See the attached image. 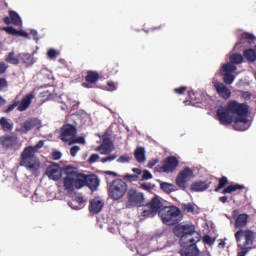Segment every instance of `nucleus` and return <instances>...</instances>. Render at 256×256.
<instances>
[{"instance_id": "44", "label": "nucleus", "mask_w": 256, "mask_h": 256, "mask_svg": "<svg viewBox=\"0 0 256 256\" xmlns=\"http://www.w3.org/2000/svg\"><path fill=\"white\" fill-rule=\"evenodd\" d=\"M117 159V154H111L107 157L101 159V163H109L111 161H115Z\"/></svg>"}, {"instance_id": "13", "label": "nucleus", "mask_w": 256, "mask_h": 256, "mask_svg": "<svg viewBox=\"0 0 256 256\" xmlns=\"http://www.w3.org/2000/svg\"><path fill=\"white\" fill-rule=\"evenodd\" d=\"M33 99H35V94L33 92H30L26 94L22 100L19 102L18 101V111H27L29 107H31V103H33Z\"/></svg>"}, {"instance_id": "64", "label": "nucleus", "mask_w": 256, "mask_h": 256, "mask_svg": "<svg viewBox=\"0 0 256 256\" xmlns=\"http://www.w3.org/2000/svg\"><path fill=\"white\" fill-rule=\"evenodd\" d=\"M5 103H7V101L4 99L3 96H0V107H3V105H5Z\"/></svg>"}, {"instance_id": "24", "label": "nucleus", "mask_w": 256, "mask_h": 256, "mask_svg": "<svg viewBox=\"0 0 256 256\" xmlns=\"http://www.w3.org/2000/svg\"><path fill=\"white\" fill-rule=\"evenodd\" d=\"M63 186L66 191H73L75 187V177L73 176H66L63 179Z\"/></svg>"}, {"instance_id": "21", "label": "nucleus", "mask_w": 256, "mask_h": 256, "mask_svg": "<svg viewBox=\"0 0 256 256\" xmlns=\"http://www.w3.org/2000/svg\"><path fill=\"white\" fill-rule=\"evenodd\" d=\"M87 176L85 174L79 173L75 176V187L76 189H82V187L87 186Z\"/></svg>"}, {"instance_id": "26", "label": "nucleus", "mask_w": 256, "mask_h": 256, "mask_svg": "<svg viewBox=\"0 0 256 256\" xmlns=\"http://www.w3.org/2000/svg\"><path fill=\"white\" fill-rule=\"evenodd\" d=\"M0 127L4 131H13V121L6 117L0 118Z\"/></svg>"}, {"instance_id": "34", "label": "nucleus", "mask_w": 256, "mask_h": 256, "mask_svg": "<svg viewBox=\"0 0 256 256\" xmlns=\"http://www.w3.org/2000/svg\"><path fill=\"white\" fill-rule=\"evenodd\" d=\"M62 171H64L66 177H76L77 174L79 173V170L77 167L73 166H64Z\"/></svg>"}, {"instance_id": "29", "label": "nucleus", "mask_w": 256, "mask_h": 256, "mask_svg": "<svg viewBox=\"0 0 256 256\" xmlns=\"http://www.w3.org/2000/svg\"><path fill=\"white\" fill-rule=\"evenodd\" d=\"M97 151H99L101 155H109V153H111V142L104 140L103 143L98 146Z\"/></svg>"}, {"instance_id": "36", "label": "nucleus", "mask_w": 256, "mask_h": 256, "mask_svg": "<svg viewBox=\"0 0 256 256\" xmlns=\"http://www.w3.org/2000/svg\"><path fill=\"white\" fill-rule=\"evenodd\" d=\"M229 184V179H227L226 176H222L220 179H219V183H218V186L215 188V192L216 193H219V191H221V189H225V187H227V185Z\"/></svg>"}, {"instance_id": "15", "label": "nucleus", "mask_w": 256, "mask_h": 256, "mask_svg": "<svg viewBox=\"0 0 256 256\" xmlns=\"http://www.w3.org/2000/svg\"><path fill=\"white\" fill-rule=\"evenodd\" d=\"M104 205L105 203L103 202V200L99 198H94L89 202V211L90 213H94V215H97L98 213H101Z\"/></svg>"}, {"instance_id": "10", "label": "nucleus", "mask_w": 256, "mask_h": 256, "mask_svg": "<svg viewBox=\"0 0 256 256\" xmlns=\"http://www.w3.org/2000/svg\"><path fill=\"white\" fill-rule=\"evenodd\" d=\"M41 125V121L37 118H31L26 120L20 128H17L16 131L18 133H22L23 135H27L28 131H31L32 129H35V127H39Z\"/></svg>"}, {"instance_id": "43", "label": "nucleus", "mask_w": 256, "mask_h": 256, "mask_svg": "<svg viewBox=\"0 0 256 256\" xmlns=\"http://www.w3.org/2000/svg\"><path fill=\"white\" fill-rule=\"evenodd\" d=\"M123 179H125L126 181H138L139 180V176L135 175V174H126L123 176Z\"/></svg>"}, {"instance_id": "20", "label": "nucleus", "mask_w": 256, "mask_h": 256, "mask_svg": "<svg viewBox=\"0 0 256 256\" xmlns=\"http://www.w3.org/2000/svg\"><path fill=\"white\" fill-rule=\"evenodd\" d=\"M245 41L248 43V45H251V43L255 41V36L247 32L242 33L239 41L236 43V47H243Z\"/></svg>"}, {"instance_id": "1", "label": "nucleus", "mask_w": 256, "mask_h": 256, "mask_svg": "<svg viewBox=\"0 0 256 256\" xmlns=\"http://www.w3.org/2000/svg\"><path fill=\"white\" fill-rule=\"evenodd\" d=\"M158 215L162 219L164 225H176L173 229L175 237H179V245L182 249L179 251L181 256H197L199 248L197 244L201 241V234L195 231L193 225L179 224L181 221V209L176 206H166L162 208Z\"/></svg>"}, {"instance_id": "47", "label": "nucleus", "mask_w": 256, "mask_h": 256, "mask_svg": "<svg viewBox=\"0 0 256 256\" xmlns=\"http://www.w3.org/2000/svg\"><path fill=\"white\" fill-rule=\"evenodd\" d=\"M131 161V157L128 155H122L117 159L118 163H129Z\"/></svg>"}, {"instance_id": "19", "label": "nucleus", "mask_w": 256, "mask_h": 256, "mask_svg": "<svg viewBox=\"0 0 256 256\" xmlns=\"http://www.w3.org/2000/svg\"><path fill=\"white\" fill-rule=\"evenodd\" d=\"M86 187H89L91 191H97V188L99 187V178L97 175L91 174L87 176Z\"/></svg>"}, {"instance_id": "23", "label": "nucleus", "mask_w": 256, "mask_h": 256, "mask_svg": "<svg viewBox=\"0 0 256 256\" xmlns=\"http://www.w3.org/2000/svg\"><path fill=\"white\" fill-rule=\"evenodd\" d=\"M19 59L26 67H31L35 63V58L29 53L19 54Z\"/></svg>"}, {"instance_id": "8", "label": "nucleus", "mask_w": 256, "mask_h": 256, "mask_svg": "<svg viewBox=\"0 0 256 256\" xmlns=\"http://www.w3.org/2000/svg\"><path fill=\"white\" fill-rule=\"evenodd\" d=\"M179 167V160L175 156H169L164 160L162 166H158L159 173H175V170Z\"/></svg>"}, {"instance_id": "3", "label": "nucleus", "mask_w": 256, "mask_h": 256, "mask_svg": "<svg viewBox=\"0 0 256 256\" xmlns=\"http://www.w3.org/2000/svg\"><path fill=\"white\" fill-rule=\"evenodd\" d=\"M43 145H45V141L40 140L35 146L25 147L20 155L21 167H26L28 171H37L41 163L35 154L42 149Z\"/></svg>"}, {"instance_id": "16", "label": "nucleus", "mask_w": 256, "mask_h": 256, "mask_svg": "<svg viewBox=\"0 0 256 256\" xmlns=\"http://www.w3.org/2000/svg\"><path fill=\"white\" fill-rule=\"evenodd\" d=\"M248 124L249 119H247V115L238 116V118L234 121L233 128L236 131H247Z\"/></svg>"}, {"instance_id": "51", "label": "nucleus", "mask_w": 256, "mask_h": 256, "mask_svg": "<svg viewBox=\"0 0 256 256\" xmlns=\"http://www.w3.org/2000/svg\"><path fill=\"white\" fill-rule=\"evenodd\" d=\"M203 243H205L206 245H213V243H215V241L213 240V238H211V236L205 235L203 237Z\"/></svg>"}, {"instance_id": "12", "label": "nucleus", "mask_w": 256, "mask_h": 256, "mask_svg": "<svg viewBox=\"0 0 256 256\" xmlns=\"http://www.w3.org/2000/svg\"><path fill=\"white\" fill-rule=\"evenodd\" d=\"M5 25H15L16 27H21L23 25V21H21V16L18 15L17 12L10 10L9 16L3 18Z\"/></svg>"}, {"instance_id": "39", "label": "nucleus", "mask_w": 256, "mask_h": 256, "mask_svg": "<svg viewBox=\"0 0 256 256\" xmlns=\"http://www.w3.org/2000/svg\"><path fill=\"white\" fill-rule=\"evenodd\" d=\"M156 213L147 205L146 208L142 209L140 217L147 219V217H155Z\"/></svg>"}, {"instance_id": "28", "label": "nucleus", "mask_w": 256, "mask_h": 256, "mask_svg": "<svg viewBox=\"0 0 256 256\" xmlns=\"http://www.w3.org/2000/svg\"><path fill=\"white\" fill-rule=\"evenodd\" d=\"M83 203H85V199H83V196H76L75 199L71 202L68 203L69 207H71V209H81V205H83Z\"/></svg>"}, {"instance_id": "17", "label": "nucleus", "mask_w": 256, "mask_h": 256, "mask_svg": "<svg viewBox=\"0 0 256 256\" xmlns=\"http://www.w3.org/2000/svg\"><path fill=\"white\" fill-rule=\"evenodd\" d=\"M211 187V182L206 181H197L192 183L190 189L193 193H200L203 191H207Z\"/></svg>"}, {"instance_id": "9", "label": "nucleus", "mask_w": 256, "mask_h": 256, "mask_svg": "<svg viewBox=\"0 0 256 256\" xmlns=\"http://www.w3.org/2000/svg\"><path fill=\"white\" fill-rule=\"evenodd\" d=\"M99 72L88 70L87 75L85 76V82L82 83V87L85 89H93L95 87V83L100 79Z\"/></svg>"}, {"instance_id": "52", "label": "nucleus", "mask_w": 256, "mask_h": 256, "mask_svg": "<svg viewBox=\"0 0 256 256\" xmlns=\"http://www.w3.org/2000/svg\"><path fill=\"white\" fill-rule=\"evenodd\" d=\"M15 107H19V101H15L13 104H10L5 110V113H11V111H13Z\"/></svg>"}, {"instance_id": "55", "label": "nucleus", "mask_w": 256, "mask_h": 256, "mask_svg": "<svg viewBox=\"0 0 256 256\" xmlns=\"http://www.w3.org/2000/svg\"><path fill=\"white\" fill-rule=\"evenodd\" d=\"M185 91H187V88L185 86L174 89V93H177L178 95H183Z\"/></svg>"}, {"instance_id": "50", "label": "nucleus", "mask_w": 256, "mask_h": 256, "mask_svg": "<svg viewBox=\"0 0 256 256\" xmlns=\"http://www.w3.org/2000/svg\"><path fill=\"white\" fill-rule=\"evenodd\" d=\"M9 66L5 62H0V75H5Z\"/></svg>"}, {"instance_id": "33", "label": "nucleus", "mask_w": 256, "mask_h": 256, "mask_svg": "<svg viewBox=\"0 0 256 256\" xmlns=\"http://www.w3.org/2000/svg\"><path fill=\"white\" fill-rule=\"evenodd\" d=\"M200 95L201 94L197 92L190 91L188 94L190 101H184L185 105H188L189 103H192V105H195V103H201V99H199Z\"/></svg>"}, {"instance_id": "60", "label": "nucleus", "mask_w": 256, "mask_h": 256, "mask_svg": "<svg viewBox=\"0 0 256 256\" xmlns=\"http://www.w3.org/2000/svg\"><path fill=\"white\" fill-rule=\"evenodd\" d=\"M251 96L252 95L250 92H247V91L242 92V97H243V99H245V101H249L251 99Z\"/></svg>"}, {"instance_id": "11", "label": "nucleus", "mask_w": 256, "mask_h": 256, "mask_svg": "<svg viewBox=\"0 0 256 256\" xmlns=\"http://www.w3.org/2000/svg\"><path fill=\"white\" fill-rule=\"evenodd\" d=\"M46 175L52 181H59L63 175V170L61 169V167L59 165L54 164V165L47 167Z\"/></svg>"}, {"instance_id": "49", "label": "nucleus", "mask_w": 256, "mask_h": 256, "mask_svg": "<svg viewBox=\"0 0 256 256\" xmlns=\"http://www.w3.org/2000/svg\"><path fill=\"white\" fill-rule=\"evenodd\" d=\"M73 143H81L82 145H85V138L84 137H78V138H72L70 141V145H73Z\"/></svg>"}, {"instance_id": "46", "label": "nucleus", "mask_w": 256, "mask_h": 256, "mask_svg": "<svg viewBox=\"0 0 256 256\" xmlns=\"http://www.w3.org/2000/svg\"><path fill=\"white\" fill-rule=\"evenodd\" d=\"M148 179H153V174L149 170H144L142 175V181H148Z\"/></svg>"}, {"instance_id": "63", "label": "nucleus", "mask_w": 256, "mask_h": 256, "mask_svg": "<svg viewBox=\"0 0 256 256\" xmlns=\"http://www.w3.org/2000/svg\"><path fill=\"white\" fill-rule=\"evenodd\" d=\"M132 171H133V173H135L138 177H139V175H141V173H142L141 169H139V168H133Z\"/></svg>"}, {"instance_id": "25", "label": "nucleus", "mask_w": 256, "mask_h": 256, "mask_svg": "<svg viewBox=\"0 0 256 256\" xmlns=\"http://www.w3.org/2000/svg\"><path fill=\"white\" fill-rule=\"evenodd\" d=\"M134 157L138 163H145V148L137 147L134 151Z\"/></svg>"}, {"instance_id": "38", "label": "nucleus", "mask_w": 256, "mask_h": 256, "mask_svg": "<svg viewBox=\"0 0 256 256\" xmlns=\"http://www.w3.org/2000/svg\"><path fill=\"white\" fill-rule=\"evenodd\" d=\"M106 69L108 73H111V75H116V73L119 72V64H117L116 62H109L106 65Z\"/></svg>"}, {"instance_id": "14", "label": "nucleus", "mask_w": 256, "mask_h": 256, "mask_svg": "<svg viewBox=\"0 0 256 256\" xmlns=\"http://www.w3.org/2000/svg\"><path fill=\"white\" fill-rule=\"evenodd\" d=\"M214 88L222 99H231V90L221 82H213Z\"/></svg>"}, {"instance_id": "42", "label": "nucleus", "mask_w": 256, "mask_h": 256, "mask_svg": "<svg viewBox=\"0 0 256 256\" xmlns=\"http://www.w3.org/2000/svg\"><path fill=\"white\" fill-rule=\"evenodd\" d=\"M59 55V51L53 49V48H50L48 51H47V57L49 59H57V56Z\"/></svg>"}, {"instance_id": "57", "label": "nucleus", "mask_w": 256, "mask_h": 256, "mask_svg": "<svg viewBox=\"0 0 256 256\" xmlns=\"http://www.w3.org/2000/svg\"><path fill=\"white\" fill-rule=\"evenodd\" d=\"M16 37H29V33L24 30H16Z\"/></svg>"}, {"instance_id": "30", "label": "nucleus", "mask_w": 256, "mask_h": 256, "mask_svg": "<svg viewBox=\"0 0 256 256\" xmlns=\"http://www.w3.org/2000/svg\"><path fill=\"white\" fill-rule=\"evenodd\" d=\"M220 71H221L220 74L235 73L237 71V66H235V64H232L231 62H229V63L224 64Z\"/></svg>"}, {"instance_id": "41", "label": "nucleus", "mask_w": 256, "mask_h": 256, "mask_svg": "<svg viewBox=\"0 0 256 256\" xmlns=\"http://www.w3.org/2000/svg\"><path fill=\"white\" fill-rule=\"evenodd\" d=\"M182 209L186 213H195V205H193L191 203L182 205Z\"/></svg>"}, {"instance_id": "54", "label": "nucleus", "mask_w": 256, "mask_h": 256, "mask_svg": "<svg viewBox=\"0 0 256 256\" xmlns=\"http://www.w3.org/2000/svg\"><path fill=\"white\" fill-rule=\"evenodd\" d=\"M5 87H9V83L7 82V79L0 78V91L5 89Z\"/></svg>"}, {"instance_id": "7", "label": "nucleus", "mask_w": 256, "mask_h": 256, "mask_svg": "<svg viewBox=\"0 0 256 256\" xmlns=\"http://www.w3.org/2000/svg\"><path fill=\"white\" fill-rule=\"evenodd\" d=\"M75 137H77V127L73 124H65L60 129V139L64 143L70 144Z\"/></svg>"}, {"instance_id": "2", "label": "nucleus", "mask_w": 256, "mask_h": 256, "mask_svg": "<svg viewBox=\"0 0 256 256\" xmlns=\"http://www.w3.org/2000/svg\"><path fill=\"white\" fill-rule=\"evenodd\" d=\"M220 125H231L233 115L244 117L249 115V106L245 103H239L235 100L229 101L226 107H220L216 111Z\"/></svg>"}, {"instance_id": "31", "label": "nucleus", "mask_w": 256, "mask_h": 256, "mask_svg": "<svg viewBox=\"0 0 256 256\" xmlns=\"http://www.w3.org/2000/svg\"><path fill=\"white\" fill-rule=\"evenodd\" d=\"M20 59L19 54L17 57L15 56V52H10L5 57L6 63H10L11 65H19V63H21Z\"/></svg>"}, {"instance_id": "6", "label": "nucleus", "mask_w": 256, "mask_h": 256, "mask_svg": "<svg viewBox=\"0 0 256 256\" xmlns=\"http://www.w3.org/2000/svg\"><path fill=\"white\" fill-rule=\"evenodd\" d=\"M191 177H193V170L189 167H186L179 172L175 179V183L177 186H179L180 189H182V191H185V189L188 187L187 183Z\"/></svg>"}, {"instance_id": "32", "label": "nucleus", "mask_w": 256, "mask_h": 256, "mask_svg": "<svg viewBox=\"0 0 256 256\" xmlns=\"http://www.w3.org/2000/svg\"><path fill=\"white\" fill-rule=\"evenodd\" d=\"M256 50L253 48H249L244 50L243 55L244 57L250 62V63H255L256 61Z\"/></svg>"}, {"instance_id": "58", "label": "nucleus", "mask_w": 256, "mask_h": 256, "mask_svg": "<svg viewBox=\"0 0 256 256\" xmlns=\"http://www.w3.org/2000/svg\"><path fill=\"white\" fill-rule=\"evenodd\" d=\"M158 163H159L158 159H153L148 162L147 166L149 167V169H153V167H155Z\"/></svg>"}, {"instance_id": "45", "label": "nucleus", "mask_w": 256, "mask_h": 256, "mask_svg": "<svg viewBox=\"0 0 256 256\" xmlns=\"http://www.w3.org/2000/svg\"><path fill=\"white\" fill-rule=\"evenodd\" d=\"M4 31L7 32L8 35H14L15 37L17 35V29L12 26L4 27Z\"/></svg>"}, {"instance_id": "18", "label": "nucleus", "mask_w": 256, "mask_h": 256, "mask_svg": "<svg viewBox=\"0 0 256 256\" xmlns=\"http://www.w3.org/2000/svg\"><path fill=\"white\" fill-rule=\"evenodd\" d=\"M0 144L2 147H6L9 149V147H13V145L17 144V136L15 135H5L0 137Z\"/></svg>"}, {"instance_id": "40", "label": "nucleus", "mask_w": 256, "mask_h": 256, "mask_svg": "<svg viewBox=\"0 0 256 256\" xmlns=\"http://www.w3.org/2000/svg\"><path fill=\"white\" fill-rule=\"evenodd\" d=\"M223 76V82L226 85H231L233 83V81H235V76H233V74H220Z\"/></svg>"}, {"instance_id": "27", "label": "nucleus", "mask_w": 256, "mask_h": 256, "mask_svg": "<svg viewBox=\"0 0 256 256\" xmlns=\"http://www.w3.org/2000/svg\"><path fill=\"white\" fill-rule=\"evenodd\" d=\"M241 189H245V186L241 184L228 185L226 188L223 189L222 194L227 195L235 193V191H241Z\"/></svg>"}, {"instance_id": "53", "label": "nucleus", "mask_w": 256, "mask_h": 256, "mask_svg": "<svg viewBox=\"0 0 256 256\" xmlns=\"http://www.w3.org/2000/svg\"><path fill=\"white\" fill-rule=\"evenodd\" d=\"M97 161H99V154H92L89 159H88V163H97Z\"/></svg>"}, {"instance_id": "22", "label": "nucleus", "mask_w": 256, "mask_h": 256, "mask_svg": "<svg viewBox=\"0 0 256 256\" xmlns=\"http://www.w3.org/2000/svg\"><path fill=\"white\" fill-rule=\"evenodd\" d=\"M147 206L150 207L154 213H157L161 211V207H163V202H161L159 197L155 196L154 198H152L150 203L147 204Z\"/></svg>"}, {"instance_id": "61", "label": "nucleus", "mask_w": 256, "mask_h": 256, "mask_svg": "<svg viewBox=\"0 0 256 256\" xmlns=\"http://www.w3.org/2000/svg\"><path fill=\"white\" fill-rule=\"evenodd\" d=\"M141 187L144 189V191H151L153 188L151 187V185L147 184V183H142Z\"/></svg>"}, {"instance_id": "62", "label": "nucleus", "mask_w": 256, "mask_h": 256, "mask_svg": "<svg viewBox=\"0 0 256 256\" xmlns=\"http://www.w3.org/2000/svg\"><path fill=\"white\" fill-rule=\"evenodd\" d=\"M228 199H229V198H228L227 196H220V197H219L220 203H227Z\"/></svg>"}, {"instance_id": "5", "label": "nucleus", "mask_w": 256, "mask_h": 256, "mask_svg": "<svg viewBox=\"0 0 256 256\" xmlns=\"http://www.w3.org/2000/svg\"><path fill=\"white\" fill-rule=\"evenodd\" d=\"M145 203V195L142 192H139L137 189L130 188L126 192V209H133L135 207H142Z\"/></svg>"}, {"instance_id": "37", "label": "nucleus", "mask_w": 256, "mask_h": 256, "mask_svg": "<svg viewBox=\"0 0 256 256\" xmlns=\"http://www.w3.org/2000/svg\"><path fill=\"white\" fill-rule=\"evenodd\" d=\"M230 63L232 65H241L243 63V55L239 53L232 54L230 56Z\"/></svg>"}, {"instance_id": "59", "label": "nucleus", "mask_w": 256, "mask_h": 256, "mask_svg": "<svg viewBox=\"0 0 256 256\" xmlns=\"http://www.w3.org/2000/svg\"><path fill=\"white\" fill-rule=\"evenodd\" d=\"M52 159H54V161H58V159H61V152H59V151L53 152Z\"/></svg>"}, {"instance_id": "48", "label": "nucleus", "mask_w": 256, "mask_h": 256, "mask_svg": "<svg viewBox=\"0 0 256 256\" xmlns=\"http://www.w3.org/2000/svg\"><path fill=\"white\" fill-rule=\"evenodd\" d=\"M78 151H81V147H79V146H72L70 148V155H71V157H76Z\"/></svg>"}, {"instance_id": "35", "label": "nucleus", "mask_w": 256, "mask_h": 256, "mask_svg": "<svg viewBox=\"0 0 256 256\" xmlns=\"http://www.w3.org/2000/svg\"><path fill=\"white\" fill-rule=\"evenodd\" d=\"M160 189H162V191H164V193H173L175 191H177V186H175L174 184L171 183H167V182H162L160 184Z\"/></svg>"}, {"instance_id": "56", "label": "nucleus", "mask_w": 256, "mask_h": 256, "mask_svg": "<svg viewBox=\"0 0 256 256\" xmlns=\"http://www.w3.org/2000/svg\"><path fill=\"white\" fill-rule=\"evenodd\" d=\"M107 86L109 87L108 91H115L117 89V84L113 81H108Z\"/></svg>"}, {"instance_id": "4", "label": "nucleus", "mask_w": 256, "mask_h": 256, "mask_svg": "<svg viewBox=\"0 0 256 256\" xmlns=\"http://www.w3.org/2000/svg\"><path fill=\"white\" fill-rule=\"evenodd\" d=\"M127 187V182L122 179L113 180L108 188V197L112 199V201L123 199L127 194Z\"/></svg>"}]
</instances>
